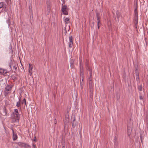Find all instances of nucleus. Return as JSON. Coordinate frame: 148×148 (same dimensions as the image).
Masks as SVG:
<instances>
[{
    "instance_id": "nucleus-1",
    "label": "nucleus",
    "mask_w": 148,
    "mask_h": 148,
    "mask_svg": "<svg viewBox=\"0 0 148 148\" xmlns=\"http://www.w3.org/2000/svg\"><path fill=\"white\" fill-rule=\"evenodd\" d=\"M85 66L86 67H87V70L89 71V74L90 75V77L88 78L89 81H92V67L90 65L89 63V60L88 59H86V60Z\"/></svg>"
},
{
    "instance_id": "nucleus-2",
    "label": "nucleus",
    "mask_w": 148,
    "mask_h": 148,
    "mask_svg": "<svg viewBox=\"0 0 148 148\" xmlns=\"http://www.w3.org/2000/svg\"><path fill=\"white\" fill-rule=\"evenodd\" d=\"M12 114L14 116V117H13L12 116V118L15 119L14 120L13 122H15L17 121H18L20 117L18 110L16 109H15L14 112H13Z\"/></svg>"
},
{
    "instance_id": "nucleus-3",
    "label": "nucleus",
    "mask_w": 148,
    "mask_h": 148,
    "mask_svg": "<svg viewBox=\"0 0 148 148\" xmlns=\"http://www.w3.org/2000/svg\"><path fill=\"white\" fill-rule=\"evenodd\" d=\"M12 86V85H11L7 84L6 86L4 91V95L5 97L11 92Z\"/></svg>"
},
{
    "instance_id": "nucleus-4",
    "label": "nucleus",
    "mask_w": 148,
    "mask_h": 148,
    "mask_svg": "<svg viewBox=\"0 0 148 148\" xmlns=\"http://www.w3.org/2000/svg\"><path fill=\"white\" fill-rule=\"evenodd\" d=\"M64 4V1L63 3L62 4V9L61 11L63 13V14L65 15H68V12L66 10L67 8V6L66 5H63V4Z\"/></svg>"
},
{
    "instance_id": "nucleus-5",
    "label": "nucleus",
    "mask_w": 148,
    "mask_h": 148,
    "mask_svg": "<svg viewBox=\"0 0 148 148\" xmlns=\"http://www.w3.org/2000/svg\"><path fill=\"white\" fill-rule=\"evenodd\" d=\"M135 9H134V16L135 19L137 21L138 20V4L137 2L136 3L134 4Z\"/></svg>"
},
{
    "instance_id": "nucleus-6",
    "label": "nucleus",
    "mask_w": 148,
    "mask_h": 148,
    "mask_svg": "<svg viewBox=\"0 0 148 148\" xmlns=\"http://www.w3.org/2000/svg\"><path fill=\"white\" fill-rule=\"evenodd\" d=\"M69 47L70 48H71L73 45V39L72 36H70L69 38V42H68Z\"/></svg>"
},
{
    "instance_id": "nucleus-7",
    "label": "nucleus",
    "mask_w": 148,
    "mask_h": 148,
    "mask_svg": "<svg viewBox=\"0 0 148 148\" xmlns=\"http://www.w3.org/2000/svg\"><path fill=\"white\" fill-rule=\"evenodd\" d=\"M11 130L12 131V133L13 134L12 138L13 140L14 141H15L18 138V136L17 134L16 133H14V130L13 128H12Z\"/></svg>"
},
{
    "instance_id": "nucleus-8",
    "label": "nucleus",
    "mask_w": 148,
    "mask_h": 148,
    "mask_svg": "<svg viewBox=\"0 0 148 148\" xmlns=\"http://www.w3.org/2000/svg\"><path fill=\"white\" fill-rule=\"evenodd\" d=\"M135 73L136 81L137 82H139L140 79L139 77V72L138 71L137 69H136L135 70Z\"/></svg>"
},
{
    "instance_id": "nucleus-9",
    "label": "nucleus",
    "mask_w": 148,
    "mask_h": 148,
    "mask_svg": "<svg viewBox=\"0 0 148 148\" xmlns=\"http://www.w3.org/2000/svg\"><path fill=\"white\" fill-rule=\"evenodd\" d=\"M29 68L28 71V72L29 73V74L31 76L32 75V69L33 68V66L32 64H29Z\"/></svg>"
},
{
    "instance_id": "nucleus-10",
    "label": "nucleus",
    "mask_w": 148,
    "mask_h": 148,
    "mask_svg": "<svg viewBox=\"0 0 148 148\" xmlns=\"http://www.w3.org/2000/svg\"><path fill=\"white\" fill-rule=\"evenodd\" d=\"M15 143L17 144L20 147H23L25 145V143H24L22 142H16Z\"/></svg>"
},
{
    "instance_id": "nucleus-11",
    "label": "nucleus",
    "mask_w": 148,
    "mask_h": 148,
    "mask_svg": "<svg viewBox=\"0 0 148 148\" xmlns=\"http://www.w3.org/2000/svg\"><path fill=\"white\" fill-rule=\"evenodd\" d=\"M7 114V111L6 108V107L4 106L3 108V111L2 112V115L3 116H6Z\"/></svg>"
},
{
    "instance_id": "nucleus-12",
    "label": "nucleus",
    "mask_w": 148,
    "mask_h": 148,
    "mask_svg": "<svg viewBox=\"0 0 148 148\" xmlns=\"http://www.w3.org/2000/svg\"><path fill=\"white\" fill-rule=\"evenodd\" d=\"M7 73V71L6 70L4 69H0V73L2 74H5Z\"/></svg>"
},
{
    "instance_id": "nucleus-13",
    "label": "nucleus",
    "mask_w": 148,
    "mask_h": 148,
    "mask_svg": "<svg viewBox=\"0 0 148 148\" xmlns=\"http://www.w3.org/2000/svg\"><path fill=\"white\" fill-rule=\"evenodd\" d=\"M8 7L7 5L5 4H4V6L3 7V10L4 12H7L8 10Z\"/></svg>"
},
{
    "instance_id": "nucleus-14",
    "label": "nucleus",
    "mask_w": 148,
    "mask_h": 148,
    "mask_svg": "<svg viewBox=\"0 0 148 148\" xmlns=\"http://www.w3.org/2000/svg\"><path fill=\"white\" fill-rule=\"evenodd\" d=\"M144 122H148V113H147L144 117Z\"/></svg>"
},
{
    "instance_id": "nucleus-15",
    "label": "nucleus",
    "mask_w": 148,
    "mask_h": 148,
    "mask_svg": "<svg viewBox=\"0 0 148 148\" xmlns=\"http://www.w3.org/2000/svg\"><path fill=\"white\" fill-rule=\"evenodd\" d=\"M79 69L80 70L83 69L82 62V60H80L79 61Z\"/></svg>"
},
{
    "instance_id": "nucleus-16",
    "label": "nucleus",
    "mask_w": 148,
    "mask_h": 148,
    "mask_svg": "<svg viewBox=\"0 0 148 148\" xmlns=\"http://www.w3.org/2000/svg\"><path fill=\"white\" fill-rule=\"evenodd\" d=\"M96 17L97 18V21H100L101 17H100L99 13H96Z\"/></svg>"
},
{
    "instance_id": "nucleus-17",
    "label": "nucleus",
    "mask_w": 148,
    "mask_h": 148,
    "mask_svg": "<svg viewBox=\"0 0 148 148\" xmlns=\"http://www.w3.org/2000/svg\"><path fill=\"white\" fill-rule=\"evenodd\" d=\"M47 9H50V2L49 1H47Z\"/></svg>"
},
{
    "instance_id": "nucleus-18",
    "label": "nucleus",
    "mask_w": 148,
    "mask_h": 148,
    "mask_svg": "<svg viewBox=\"0 0 148 148\" xmlns=\"http://www.w3.org/2000/svg\"><path fill=\"white\" fill-rule=\"evenodd\" d=\"M64 22L66 24H68L70 22L69 18H66L64 19Z\"/></svg>"
},
{
    "instance_id": "nucleus-19",
    "label": "nucleus",
    "mask_w": 148,
    "mask_h": 148,
    "mask_svg": "<svg viewBox=\"0 0 148 148\" xmlns=\"http://www.w3.org/2000/svg\"><path fill=\"white\" fill-rule=\"evenodd\" d=\"M84 76V73H80V80H82V81H83Z\"/></svg>"
},
{
    "instance_id": "nucleus-20",
    "label": "nucleus",
    "mask_w": 148,
    "mask_h": 148,
    "mask_svg": "<svg viewBox=\"0 0 148 148\" xmlns=\"http://www.w3.org/2000/svg\"><path fill=\"white\" fill-rule=\"evenodd\" d=\"M74 61L71 60L70 62V66L71 68L73 69L74 68V66L73 64Z\"/></svg>"
},
{
    "instance_id": "nucleus-21",
    "label": "nucleus",
    "mask_w": 148,
    "mask_h": 148,
    "mask_svg": "<svg viewBox=\"0 0 148 148\" xmlns=\"http://www.w3.org/2000/svg\"><path fill=\"white\" fill-rule=\"evenodd\" d=\"M138 89L139 91H142L143 89L142 85L141 84L138 86Z\"/></svg>"
},
{
    "instance_id": "nucleus-22",
    "label": "nucleus",
    "mask_w": 148,
    "mask_h": 148,
    "mask_svg": "<svg viewBox=\"0 0 148 148\" xmlns=\"http://www.w3.org/2000/svg\"><path fill=\"white\" fill-rule=\"evenodd\" d=\"M69 122V119L67 117V118H66L64 120V124L66 126L67 125H68V123Z\"/></svg>"
},
{
    "instance_id": "nucleus-23",
    "label": "nucleus",
    "mask_w": 148,
    "mask_h": 148,
    "mask_svg": "<svg viewBox=\"0 0 148 148\" xmlns=\"http://www.w3.org/2000/svg\"><path fill=\"white\" fill-rule=\"evenodd\" d=\"M24 147L25 148H31V146L25 143Z\"/></svg>"
},
{
    "instance_id": "nucleus-24",
    "label": "nucleus",
    "mask_w": 148,
    "mask_h": 148,
    "mask_svg": "<svg viewBox=\"0 0 148 148\" xmlns=\"http://www.w3.org/2000/svg\"><path fill=\"white\" fill-rule=\"evenodd\" d=\"M89 84L90 88H91L92 87L93 84V82L92 81H89Z\"/></svg>"
},
{
    "instance_id": "nucleus-25",
    "label": "nucleus",
    "mask_w": 148,
    "mask_h": 148,
    "mask_svg": "<svg viewBox=\"0 0 148 148\" xmlns=\"http://www.w3.org/2000/svg\"><path fill=\"white\" fill-rule=\"evenodd\" d=\"M24 103H25V105L26 106V100L25 98H24L22 100V101L21 102V103L22 104H23Z\"/></svg>"
},
{
    "instance_id": "nucleus-26",
    "label": "nucleus",
    "mask_w": 148,
    "mask_h": 148,
    "mask_svg": "<svg viewBox=\"0 0 148 148\" xmlns=\"http://www.w3.org/2000/svg\"><path fill=\"white\" fill-rule=\"evenodd\" d=\"M16 106L18 107H21V102H20V101L17 102L16 103Z\"/></svg>"
},
{
    "instance_id": "nucleus-27",
    "label": "nucleus",
    "mask_w": 148,
    "mask_h": 148,
    "mask_svg": "<svg viewBox=\"0 0 148 148\" xmlns=\"http://www.w3.org/2000/svg\"><path fill=\"white\" fill-rule=\"evenodd\" d=\"M114 144L115 145H117V139L116 138V137H115L114 138Z\"/></svg>"
},
{
    "instance_id": "nucleus-28",
    "label": "nucleus",
    "mask_w": 148,
    "mask_h": 148,
    "mask_svg": "<svg viewBox=\"0 0 148 148\" xmlns=\"http://www.w3.org/2000/svg\"><path fill=\"white\" fill-rule=\"evenodd\" d=\"M12 65L13 66V69H14L15 71H16L17 70V64H15L14 65H13V64H12Z\"/></svg>"
},
{
    "instance_id": "nucleus-29",
    "label": "nucleus",
    "mask_w": 148,
    "mask_h": 148,
    "mask_svg": "<svg viewBox=\"0 0 148 148\" xmlns=\"http://www.w3.org/2000/svg\"><path fill=\"white\" fill-rule=\"evenodd\" d=\"M83 85L84 83L83 82V81H81V80H80V86L81 89H82L83 88Z\"/></svg>"
},
{
    "instance_id": "nucleus-30",
    "label": "nucleus",
    "mask_w": 148,
    "mask_h": 148,
    "mask_svg": "<svg viewBox=\"0 0 148 148\" xmlns=\"http://www.w3.org/2000/svg\"><path fill=\"white\" fill-rule=\"evenodd\" d=\"M4 4L5 3L3 2H1L0 3V9L1 8H3V6H4Z\"/></svg>"
},
{
    "instance_id": "nucleus-31",
    "label": "nucleus",
    "mask_w": 148,
    "mask_h": 148,
    "mask_svg": "<svg viewBox=\"0 0 148 148\" xmlns=\"http://www.w3.org/2000/svg\"><path fill=\"white\" fill-rule=\"evenodd\" d=\"M6 22L8 24L9 26L10 25V19L8 18V19L7 20Z\"/></svg>"
},
{
    "instance_id": "nucleus-32",
    "label": "nucleus",
    "mask_w": 148,
    "mask_h": 148,
    "mask_svg": "<svg viewBox=\"0 0 148 148\" xmlns=\"http://www.w3.org/2000/svg\"><path fill=\"white\" fill-rule=\"evenodd\" d=\"M90 97H91V96H92V91L91 90H90Z\"/></svg>"
},
{
    "instance_id": "nucleus-33",
    "label": "nucleus",
    "mask_w": 148,
    "mask_h": 148,
    "mask_svg": "<svg viewBox=\"0 0 148 148\" xmlns=\"http://www.w3.org/2000/svg\"><path fill=\"white\" fill-rule=\"evenodd\" d=\"M143 97L141 95L139 96V99L141 100H142L143 99Z\"/></svg>"
},
{
    "instance_id": "nucleus-34",
    "label": "nucleus",
    "mask_w": 148,
    "mask_h": 148,
    "mask_svg": "<svg viewBox=\"0 0 148 148\" xmlns=\"http://www.w3.org/2000/svg\"><path fill=\"white\" fill-rule=\"evenodd\" d=\"M36 146L34 144H33V147L32 148H36Z\"/></svg>"
},
{
    "instance_id": "nucleus-35",
    "label": "nucleus",
    "mask_w": 148,
    "mask_h": 148,
    "mask_svg": "<svg viewBox=\"0 0 148 148\" xmlns=\"http://www.w3.org/2000/svg\"><path fill=\"white\" fill-rule=\"evenodd\" d=\"M34 140V141H35V142H36V141H37V139H36V136H35V137H34V140Z\"/></svg>"
},
{
    "instance_id": "nucleus-36",
    "label": "nucleus",
    "mask_w": 148,
    "mask_h": 148,
    "mask_svg": "<svg viewBox=\"0 0 148 148\" xmlns=\"http://www.w3.org/2000/svg\"><path fill=\"white\" fill-rule=\"evenodd\" d=\"M65 143H64V144H62V148H65Z\"/></svg>"
},
{
    "instance_id": "nucleus-37",
    "label": "nucleus",
    "mask_w": 148,
    "mask_h": 148,
    "mask_svg": "<svg viewBox=\"0 0 148 148\" xmlns=\"http://www.w3.org/2000/svg\"><path fill=\"white\" fill-rule=\"evenodd\" d=\"M80 73H84L83 72V69H82L81 70H80Z\"/></svg>"
},
{
    "instance_id": "nucleus-38",
    "label": "nucleus",
    "mask_w": 148,
    "mask_h": 148,
    "mask_svg": "<svg viewBox=\"0 0 148 148\" xmlns=\"http://www.w3.org/2000/svg\"><path fill=\"white\" fill-rule=\"evenodd\" d=\"M67 117L69 119V115H68V114H67L65 116V119L67 118Z\"/></svg>"
},
{
    "instance_id": "nucleus-39",
    "label": "nucleus",
    "mask_w": 148,
    "mask_h": 148,
    "mask_svg": "<svg viewBox=\"0 0 148 148\" xmlns=\"http://www.w3.org/2000/svg\"><path fill=\"white\" fill-rule=\"evenodd\" d=\"M72 127L73 128L75 127V126L74 125L73 122L72 123Z\"/></svg>"
},
{
    "instance_id": "nucleus-40",
    "label": "nucleus",
    "mask_w": 148,
    "mask_h": 148,
    "mask_svg": "<svg viewBox=\"0 0 148 148\" xmlns=\"http://www.w3.org/2000/svg\"><path fill=\"white\" fill-rule=\"evenodd\" d=\"M100 23V21H97V25H99V24Z\"/></svg>"
},
{
    "instance_id": "nucleus-41",
    "label": "nucleus",
    "mask_w": 148,
    "mask_h": 148,
    "mask_svg": "<svg viewBox=\"0 0 148 148\" xmlns=\"http://www.w3.org/2000/svg\"><path fill=\"white\" fill-rule=\"evenodd\" d=\"M98 28V29H99L100 27V25H97Z\"/></svg>"
},
{
    "instance_id": "nucleus-42",
    "label": "nucleus",
    "mask_w": 148,
    "mask_h": 148,
    "mask_svg": "<svg viewBox=\"0 0 148 148\" xmlns=\"http://www.w3.org/2000/svg\"><path fill=\"white\" fill-rule=\"evenodd\" d=\"M18 99H19V101H20V102H21V98L19 97L18 98Z\"/></svg>"
},
{
    "instance_id": "nucleus-43",
    "label": "nucleus",
    "mask_w": 148,
    "mask_h": 148,
    "mask_svg": "<svg viewBox=\"0 0 148 148\" xmlns=\"http://www.w3.org/2000/svg\"><path fill=\"white\" fill-rule=\"evenodd\" d=\"M11 64H9V67H10V68H11Z\"/></svg>"
},
{
    "instance_id": "nucleus-44",
    "label": "nucleus",
    "mask_w": 148,
    "mask_h": 148,
    "mask_svg": "<svg viewBox=\"0 0 148 148\" xmlns=\"http://www.w3.org/2000/svg\"><path fill=\"white\" fill-rule=\"evenodd\" d=\"M75 119L74 118L73 121V122L75 121Z\"/></svg>"
},
{
    "instance_id": "nucleus-45",
    "label": "nucleus",
    "mask_w": 148,
    "mask_h": 148,
    "mask_svg": "<svg viewBox=\"0 0 148 148\" xmlns=\"http://www.w3.org/2000/svg\"><path fill=\"white\" fill-rule=\"evenodd\" d=\"M65 33H66V32H66V28L65 27Z\"/></svg>"
},
{
    "instance_id": "nucleus-46",
    "label": "nucleus",
    "mask_w": 148,
    "mask_h": 148,
    "mask_svg": "<svg viewBox=\"0 0 148 148\" xmlns=\"http://www.w3.org/2000/svg\"><path fill=\"white\" fill-rule=\"evenodd\" d=\"M29 10H30L31 9V8L30 6H29Z\"/></svg>"
}]
</instances>
